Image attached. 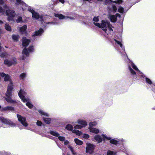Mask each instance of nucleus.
<instances>
[{"label": "nucleus", "instance_id": "nucleus-2", "mask_svg": "<svg viewBox=\"0 0 155 155\" xmlns=\"http://www.w3.org/2000/svg\"><path fill=\"white\" fill-rule=\"evenodd\" d=\"M94 23L95 25L99 28H102L103 30L105 32L107 31V29L110 31H113L111 28L112 25L110 22L107 21H102L101 24L95 22H94Z\"/></svg>", "mask_w": 155, "mask_h": 155}, {"label": "nucleus", "instance_id": "nucleus-18", "mask_svg": "<svg viewBox=\"0 0 155 155\" xmlns=\"http://www.w3.org/2000/svg\"><path fill=\"white\" fill-rule=\"evenodd\" d=\"M43 30L40 28L38 31L35 32L32 35L33 36H38L41 35L43 33Z\"/></svg>", "mask_w": 155, "mask_h": 155}, {"label": "nucleus", "instance_id": "nucleus-58", "mask_svg": "<svg viewBox=\"0 0 155 155\" xmlns=\"http://www.w3.org/2000/svg\"><path fill=\"white\" fill-rule=\"evenodd\" d=\"M123 49L124 50V47H123Z\"/></svg>", "mask_w": 155, "mask_h": 155}, {"label": "nucleus", "instance_id": "nucleus-59", "mask_svg": "<svg viewBox=\"0 0 155 155\" xmlns=\"http://www.w3.org/2000/svg\"><path fill=\"white\" fill-rule=\"evenodd\" d=\"M153 91H155V90L154 89H153Z\"/></svg>", "mask_w": 155, "mask_h": 155}, {"label": "nucleus", "instance_id": "nucleus-40", "mask_svg": "<svg viewBox=\"0 0 155 155\" xmlns=\"http://www.w3.org/2000/svg\"><path fill=\"white\" fill-rule=\"evenodd\" d=\"M83 137L85 139H88L89 138V136L88 134H83Z\"/></svg>", "mask_w": 155, "mask_h": 155}, {"label": "nucleus", "instance_id": "nucleus-39", "mask_svg": "<svg viewBox=\"0 0 155 155\" xmlns=\"http://www.w3.org/2000/svg\"><path fill=\"white\" fill-rule=\"evenodd\" d=\"M129 68L130 72L132 74L134 75L136 74L134 71L130 67H129Z\"/></svg>", "mask_w": 155, "mask_h": 155}, {"label": "nucleus", "instance_id": "nucleus-20", "mask_svg": "<svg viewBox=\"0 0 155 155\" xmlns=\"http://www.w3.org/2000/svg\"><path fill=\"white\" fill-rule=\"evenodd\" d=\"M1 110L3 111L8 110L12 111L14 110V108L13 107L8 106L2 108Z\"/></svg>", "mask_w": 155, "mask_h": 155}, {"label": "nucleus", "instance_id": "nucleus-37", "mask_svg": "<svg viewBox=\"0 0 155 155\" xmlns=\"http://www.w3.org/2000/svg\"><path fill=\"white\" fill-rule=\"evenodd\" d=\"M83 128V126L80 125H76L74 127V128L76 129H81Z\"/></svg>", "mask_w": 155, "mask_h": 155}, {"label": "nucleus", "instance_id": "nucleus-33", "mask_svg": "<svg viewBox=\"0 0 155 155\" xmlns=\"http://www.w3.org/2000/svg\"><path fill=\"white\" fill-rule=\"evenodd\" d=\"M17 23L22 22L23 21L22 20V17L21 16H18L17 17V19L16 20Z\"/></svg>", "mask_w": 155, "mask_h": 155}, {"label": "nucleus", "instance_id": "nucleus-43", "mask_svg": "<svg viewBox=\"0 0 155 155\" xmlns=\"http://www.w3.org/2000/svg\"><path fill=\"white\" fill-rule=\"evenodd\" d=\"M2 13V14H4L5 13V10L2 8L0 6V13Z\"/></svg>", "mask_w": 155, "mask_h": 155}, {"label": "nucleus", "instance_id": "nucleus-34", "mask_svg": "<svg viewBox=\"0 0 155 155\" xmlns=\"http://www.w3.org/2000/svg\"><path fill=\"white\" fill-rule=\"evenodd\" d=\"M97 123L96 121L91 122L89 124V126L91 127L95 126L97 125Z\"/></svg>", "mask_w": 155, "mask_h": 155}, {"label": "nucleus", "instance_id": "nucleus-50", "mask_svg": "<svg viewBox=\"0 0 155 155\" xmlns=\"http://www.w3.org/2000/svg\"><path fill=\"white\" fill-rule=\"evenodd\" d=\"M59 1L62 4H64V0H59Z\"/></svg>", "mask_w": 155, "mask_h": 155}, {"label": "nucleus", "instance_id": "nucleus-30", "mask_svg": "<svg viewBox=\"0 0 155 155\" xmlns=\"http://www.w3.org/2000/svg\"><path fill=\"white\" fill-rule=\"evenodd\" d=\"M65 128L69 130H72L73 127L72 126L71 124H68L66 126Z\"/></svg>", "mask_w": 155, "mask_h": 155}, {"label": "nucleus", "instance_id": "nucleus-38", "mask_svg": "<svg viewBox=\"0 0 155 155\" xmlns=\"http://www.w3.org/2000/svg\"><path fill=\"white\" fill-rule=\"evenodd\" d=\"M146 81L147 83H148L150 84H152V81L149 78H146Z\"/></svg>", "mask_w": 155, "mask_h": 155}, {"label": "nucleus", "instance_id": "nucleus-19", "mask_svg": "<svg viewBox=\"0 0 155 155\" xmlns=\"http://www.w3.org/2000/svg\"><path fill=\"white\" fill-rule=\"evenodd\" d=\"M77 123L83 126V127H85L87 124L86 121L82 120H78L77 122Z\"/></svg>", "mask_w": 155, "mask_h": 155}, {"label": "nucleus", "instance_id": "nucleus-60", "mask_svg": "<svg viewBox=\"0 0 155 155\" xmlns=\"http://www.w3.org/2000/svg\"><path fill=\"white\" fill-rule=\"evenodd\" d=\"M2 107L0 105V108H1Z\"/></svg>", "mask_w": 155, "mask_h": 155}, {"label": "nucleus", "instance_id": "nucleus-41", "mask_svg": "<svg viewBox=\"0 0 155 155\" xmlns=\"http://www.w3.org/2000/svg\"><path fill=\"white\" fill-rule=\"evenodd\" d=\"M7 55V54L6 52H4L2 53L0 55V56L1 58H4L5 57L6 55Z\"/></svg>", "mask_w": 155, "mask_h": 155}, {"label": "nucleus", "instance_id": "nucleus-28", "mask_svg": "<svg viewBox=\"0 0 155 155\" xmlns=\"http://www.w3.org/2000/svg\"><path fill=\"white\" fill-rule=\"evenodd\" d=\"M68 147L71 151L73 155H77V153L74 152V151L72 146L70 145H68Z\"/></svg>", "mask_w": 155, "mask_h": 155}, {"label": "nucleus", "instance_id": "nucleus-11", "mask_svg": "<svg viewBox=\"0 0 155 155\" xmlns=\"http://www.w3.org/2000/svg\"><path fill=\"white\" fill-rule=\"evenodd\" d=\"M50 133L51 134L54 136L57 137L58 139L61 141H63L65 140V137L60 136V134L56 132L52 131H51Z\"/></svg>", "mask_w": 155, "mask_h": 155}, {"label": "nucleus", "instance_id": "nucleus-21", "mask_svg": "<svg viewBox=\"0 0 155 155\" xmlns=\"http://www.w3.org/2000/svg\"><path fill=\"white\" fill-rule=\"evenodd\" d=\"M90 132L97 134L99 133L100 130L99 129L94 127H90L89 128Z\"/></svg>", "mask_w": 155, "mask_h": 155}, {"label": "nucleus", "instance_id": "nucleus-35", "mask_svg": "<svg viewBox=\"0 0 155 155\" xmlns=\"http://www.w3.org/2000/svg\"><path fill=\"white\" fill-rule=\"evenodd\" d=\"M124 9L122 7L119 6L118 8V12L121 13H123L124 12Z\"/></svg>", "mask_w": 155, "mask_h": 155}, {"label": "nucleus", "instance_id": "nucleus-62", "mask_svg": "<svg viewBox=\"0 0 155 155\" xmlns=\"http://www.w3.org/2000/svg\"><path fill=\"white\" fill-rule=\"evenodd\" d=\"M1 32V29H0V33Z\"/></svg>", "mask_w": 155, "mask_h": 155}, {"label": "nucleus", "instance_id": "nucleus-54", "mask_svg": "<svg viewBox=\"0 0 155 155\" xmlns=\"http://www.w3.org/2000/svg\"><path fill=\"white\" fill-rule=\"evenodd\" d=\"M51 23H53L54 24H57V23H54V22H51Z\"/></svg>", "mask_w": 155, "mask_h": 155}, {"label": "nucleus", "instance_id": "nucleus-7", "mask_svg": "<svg viewBox=\"0 0 155 155\" xmlns=\"http://www.w3.org/2000/svg\"><path fill=\"white\" fill-rule=\"evenodd\" d=\"M0 121L4 124L8 125L11 127L15 126V124L9 120L5 119L3 117H0Z\"/></svg>", "mask_w": 155, "mask_h": 155}, {"label": "nucleus", "instance_id": "nucleus-51", "mask_svg": "<svg viewBox=\"0 0 155 155\" xmlns=\"http://www.w3.org/2000/svg\"><path fill=\"white\" fill-rule=\"evenodd\" d=\"M2 48L1 46V44L0 43V52H1V51L2 50Z\"/></svg>", "mask_w": 155, "mask_h": 155}, {"label": "nucleus", "instance_id": "nucleus-23", "mask_svg": "<svg viewBox=\"0 0 155 155\" xmlns=\"http://www.w3.org/2000/svg\"><path fill=\"white\" fill-rule=\"evenodd\" d=\"M95 140L99 143L101 142L102 141V139L101 137L99 135H96L94 137Z\"/></svg>", "mask_w": 155, "mask_h": 155}, {"label": "nucleus", "instance_id": "nucleus-45", "mask_svg": "<svg viewBox=\"0 0 155 155\" xmlns=\"http://www.w3.org/2000/svg\"><path fill=\"white\" fill-rule=\"evenodd\" d=\"M93 20L94 22H97L99 20L98 17H94Z\"/></svg>", "mask_w": 155, "mask_h": 155}, {"label": "nucleus", "instance_id": "nucleus-8", "mask_svg": "<svg viewBox=\"0 0 155 155\" xmlns=\"http://www.w3.org/2000/svg\"><path fill=\"white\" fill-rule=\"evenodd\" d=\"M34 51V47L32 45H31L28 48V51L26 48L23 49L22 51V54L23 55H25L26 56H28L29 53L33 52Z\"/></svg>", "mask_w": 155, "mask_h": 155}, {"label": "nucleus", "instance_id": "nucleus-25", "mask_svg": "<svg viewBox=\"0 0 155 155\" xmlns=\"http://www.w3.org/2000/svg\"><path fill=\"white\" fill-rule=\"evenodd\" d=\"M74 142L76 144L78 145H81L83 144V142L77 138H75L74 140Z\"/></svg>", "mask_w": 155, "mask_h": 155}, {"label": "nucleus", "instance_id": "nucleus-31", "mask_svg": "<svg viewBox=\"0 0 155 155\" xmlns=\"http://www.w3.org/2000/svg\"><path fill=\"white\" fill-rule=\"evenodd\" d=\"M43 119L44 121L46 124H49L50 123L51 119L48 118H45L43 117Z\"/></svg>", "mask_w": 155, "mask_h": 155}, {"label": "nucleus", "instance_id": "nucleus-55", "mask_svg": "<svg viewBox=\"0 0 155 155\" xmlns=\"http://www.w3.org/2000/svg\"><path fill=\"white\" fill-rule=\"evenodd\" d=\"M22 9H23V10H25V9H27V8H22Z\"/></svg>", "mask_w": 155, "mask_h": 155}, {"label": "nucleus", "instance_id": "nucleus-4", "mask_svg": "<svg viewBox=\"0 0 155 155\" xmlns=\"http://www.w3.org/2000/svg\"><path fill=\"white\" fill-rule=\"evenodd\" d=\"M17 3H16L18 5H21L22 6H26L28 8V11L30 12L32 14V17L35 19H38L40 18L39 14L35 12L33 10L31 9L29 7L27 6L26 4L21 0H16Z\"/></svg>", "mask_w": 155, "mask_h": 155}, {"label": "nucleus", "instance_id": "nucleus-47", "mask_svg": "<svg viewBox=\"0 0 155 155\" xmlns=\"http://www.w3.org/2000/svg\"><path fill=\"white\" fill-rule=\"evenodd\" d=\"M114 153L110 151H108L107 152V155H114Z\"/></svg>", "mask_w": 155, "mask_h": 155}, {"label": "nucleus", "instance_id": "nucleus-15", "mask_svg": "<svg viewBox=\"0 0 155 155\" xmlns=\"http://www.w3.org/2000/svg\"><path fill=\"white\" fill-rule=\"evenodd\" d=\"M54 16L55 17H58L59 19H66L68 18H69L71 20L74 19V18H73L69 17L68 16H64L61 14H55Z\"/></svg>", "mask_w": 155, "mask_h": 155}, {"label": "nucleus", "instance_id": "nucleus-53", "mask_svg": "<svg viewBox=\"0 0 155 155\" xmlns=\"http://www.w3.org/2000/svg\"><path fill=\"white\" fill-rule=\"evenodd\" d=\"M3 22L2 21L0 20V24H2L3 23Z\"/></svg>", "mask_w": 155, "mask_h": 155}, {"label": "nucleus", "instance_id": "nucleus-10", "mask_svg": "<svg viewBox=\"0 0 155 155\" xmlns=\"http://www.w3.org/2000/svg\"><path fill=\"white\" fill-rule=\"evenodd\" d=\"M117 10L116 7L113 5H110L107 8V11L108 14L115 13Z\"/></svg>", "mask_w": 155, "mask_h": 155}, {"label": "nucleus", "instance_id": "nucleus-3", "mask_svg": "<svg viewBox=\"0 0 155 155\" xmlns=\"http://www.w3.org/2000/svg\"><path fill=\"white\" fill-rule=\"evenodd\" d=\"M26 93L23 90L21 89L18 93V95L22 101L26 102V105L30 108L33 107L32 104L29 102V100L25 98V96L26 95Z\"/></svg>", "mask_w": 155, "mask_h": 155}, {"label": "nucleus", "instance_id": "nucleus-32", "mask_svg": "<svg viewBox=\"0 0 155 155\" xmlns=\"http://www.w3.org/2000/svg\"><path fill=\"white\" fill-rule=\"evenodd\" d=\"M5 28L7 31H11L12 30L11 27L9 26L8 24H6L5 25Z\"/></svg>", "mask_w": 155, "mask_h": 155}, {"label": "nucleus", "instance_id": "nucleus-26", "mask_svg": "<svg viewBox=\"0 0 155 155\" xmlns=\"http://www.w3.org/2000/svg\"><path fill=\"white\" fill-rule=\"evenodd\" d=\"M72 132L76 134L78 136H80L81 134H82V133L81 132L76 129H74L73 130Z\"/></svg>", "mask_w": 155, "mask_h": 155}, {"label": "nucleus", "instance_id": "nucleus-27", "mask_svg": "<svg viewBox=\"0 0 155 155\" xmlns=\"http://www.w3.org/2000/svg\"><path fill=\"white\" fill-rule=\"evenodd\" d=\"M131 65L133 68L135 69V70L138 71L140 74H141V75L142 76H143L142 74H142L139 70L138 68H137L136 66L134 64L132 63L131 64Z\"/></svg>", "mask_w": 155, "mask_h": 155}, {"label": "nucleus", "instance_id": "nucleus-12", "mask_svg": "<svg viewBox=\"0 0 155 155\" xmlns=\"http://www.w3.org/2000/svg\"><path fill=\"white\" fill-rule=\"evenodd\" d=\"M101 136L103 137V140H105L106 139L110 140V142L111 143L114 144H117L118 143V142L116 140L114 139H111V138L110 137H107L105 135L102 134Z\"/></svg>", "mask_w": 155, "mask_h": 155}, {"label": "nucleus", "instance_id": "nucleus-13", "mask_svg": "<svg viewBox=\"0 0 155 155\" xmlns=\"http://www.w3.org/2000/svg\"><path fill=\"white\" fill-rule=\"evenodd\" d=\"M109 18L111 21L113 22H116L117 17L118 16L119 17H120V15L118 13L116 14L115 15H112L111 14H109Z\"/></svg>", "mask_w": 155, "mask_h": 155}, {"label": "nucleus", "instance_id": "nucleus-29", "mask_svg": "<svg viewBox=\"0 0 155 155\" xmlns=\"http://www.w3.org/2000/svg\"><path fill=\"white\" fill-rule=\"evenodd\" d=\"M38 112L40 114H41V115H43L47 117H48L49 116V114L48 113L44 112L41 110H39Z\"/></svg>", "mask_w": 155, "mask_h": 155}, {"label": "nucleus", "instance_id": "nucleus-42", "mask_svg": "<svg viewBox=\"0 0 155 155\" xmlns=\"http://www.w3.org/2000/svg\"><path fill=\"white\" fill-rule=\"evenodd\" d=\"M123 1L122 0H117L116 1L114 2L115 3H117L119 4H121L122 3Z\"/></svg>", "mask_w": 155, "mask_h": 155}, {"label": "nucleus", "instance_id": "nucleus-52", "mask_svg": "<svg viewBox=\"0 0 155 155\" xmlns=\"http://www.w3.org/2000/svg\"><path fill=\"white\" fill-rule=\"evenodd\" d=\"M4 8L5 9H7L8 8V7L7 5H5L4 6Z\"/></svg>", "mask_w": 155, "mask_h": 155}, {"label": "nucleus", "instance_id": "nucleus-24", "mask_svg": "<svg viewBox=\"0 0 155 155\" xmlns=\"http://www.w3.org/2000/svg\"><path fill=\"white\" fill-rule=\"evenodd\" d=\"M12 38L14 41H17L18 40L19 36L18 35H13L12 36Z\"/></svg>", "mask_w": 155, "mask_h": 155}, {"label": "nucleus", "instance_id": "nucleus-9", "mask_svg": "<svg viewBox=\"0 0 155 155\" xmlns=\"http://www.w3.org/2000/svg\"><path fill=\"white\" fill-rule=\"evenodd\" d=\"M17 117L19 121L24 126L27 127L28 126V124L26 121L25 117H23L19 114L17 115Z\"/></svg>", "mask_w": 155, "mask_h": 155}, {"label": "nucleus", "instance_id": "nucleus-22", "mask_svg": "<svg viewBox=\"0 0 155 155\" xmlns=\"http://www.w3.org/2000/svg\"><path fill=\"white\" fill-rule=\"evenodd\" d=\"M27 28V26L24 25L23 27L20 28V31L21 34H25L26 32Z\"/></svg>", "mask_w": 155, "mask_h": 155}, {"label": "nucleus", "instance_id": "nucleus-44", "mask_svg": "<svg viewBox=\"0 0 155 155\" xmlns=\"http://www.w3.org/2000/svg\"><path fill=\"white\" fill-rule=\"evenodd\" d=\"M114 40L115 41H116V42L117 43L118 45H120V47L121 48H123V45L120 42H119V41H118L115 40Z\"/></svg>", "mask_w": 155, "mask_h": 155}, {"label": "nucleus", "instance_id": "nucleus-17", "mask_svg": "<svg viewBox=\"0 0 155 155\" xmlns=\"http://www.w3.org/2000/svg\"><path fill=\"white\" fill-rule=\"evenodd\" d=\"M0 77L4 78V81H7L10 80V77L8 74H6L4 73H0Z\"/></svg>", "mask_w": 155, "mask_h": 155}, {"label": "nucleus", "instance_id": "nucleus-61", "mask_svg": "<svg viewBox=\"0 0 155 155\" xmlns=\"http://www.w3.org/2000/svg\"><path fill=\"white\" fill-rule=\"evenodd\" d=\"M153 109H155V107L153 108Z\"/></svg>", "mask_w": 155, "mask_h": 155}, {"label": "nucleus", "instance_id": "nucleus-57", "mask_svg": "<svg viewBox=\"0 0 155 155\" xmlns=\"http://www.w3.org/2000/svg\"><path fill=\"white\" fill-rule=\"evenodd\" d=\"M98 1H101L102 0H97Z\"/></svg>", "mask_w": 155, "mask_h": 155}, {"label": "nucleus", "instance_id": "nucleus-5", "mask_svg": "<svg viewBox=\"0 0 155 155\" xmlns=\"http://www.w3.org/2000/svg\"><path fill=\"white\" fill-rule=\"evenodd\" d=\"M5 14L7 16V20L8 21L13 20L16 15L14 11L10 9L6 10Z\"/></svg>", "mask_w": 155, "mask_h": 155}, {"label": "nucleus", "instance_id": "nucleus-49", "mask_svg": "<svg viewBox=\"0 0 155 155\" xmlns=\"http://www.w3.org/2000/svg\"><path fill=\"white\" fill-rule=\"evenodd\" d=\"M4 2L3 0H0V5L4 4Z\"/></svg>", "mask_w": 155, "mask_h": 155}, {"label": "nucleus", "instance_id": "nucleus-36", "mask_svg": "<svg viewBox=\"0 0 155 155\" xmlns=\"http://www.w3.org/2000/svg\"><path fill=\"white\" fill-rule=\"evenodd\" d=\"M26 74L25 73H22L20 75V78L21 79H23L26 77Z\"/></svg>", "mask_w": 155, "mask_h": 155}, {"label": "nucleus", "instance_id": "nucleus-46", "mask_svg": "<svg viewBox=\"0 0 155 155\" xmlns=\"http://www.w3.org/2000/svg\"><path fill=\"white\" fill-rule=\"evenodd\" d=\"M37 125L39 126H41L42 123L39 120H38L36 123Z\"/></svg>", "mask_w": 155, "mask_h": 155}, {"label": "nucleus", "instance_id": "nucleus-6", "mask_svg": "<svg viewBox=\"0 0 155 155\" xmlns=\"http://www.w3.org/2000/svg\"><path fill=\"white\" fill-rule=\"evenodd\" d=\"M86 146V152L90 154L93 153L95 147V145L90 143H87Z\"/></svg>", "mask_w": 155, "mask_h": 155}, {"label": "nucleus", "instance_id": "nucleus-48", "mask_svg": "<svg viewBox=\"0 0 155 155\" xmlns=\"http://www.w3.org/2000/svg\"><path fill=\"white\" fill-rule=\"evenodd\" d=\"M64 141V144L65 145H68L69 143V142L68 140H65Z\"/></svg>", "mask_w": 155, "mask_h": 155}, {"label": "nucleus", "instance_id": "nucleus-16", "mask_svg": "<svg viewBox=\"0 0 155 155\" xmlns=\"http://www.w3.org/2000/svg\"><path fill=\"white\" fill-rule=\"evenodd\" d=\"M22 41L23 46V47H27L29 45L30 41L27 39L25 37H24L22 39Z\"/></svg>", "mask_w": 155, "mask_h": 155}, {"label": "nucleus", "instance_id": "nucleus-14", "mask_svg": "<svg viewBox=\"0 0 155 155\" xmlns=\"http://www.w3.org/2000/svg\"><path fill=\"white\" fill-rule=\"evenodd\" d=\"M16 63L17 61L16 59H14L11 61L7 60H5L4 61V64L8 66H11L13 64H16Z\"/></svg>", "mask_w": 155, "mask_h": 155}, {"label": "nucleus", "instance_id": "nucleus-56", "mask_svg": "<svg viewBox=\"0 0 155 155\" xmlns=\"http://www.w3.org/2000/svg\"><path fill=\"white\" fill-rule=\"evenodd\" d=\"M22 59L23 60H24L25 59V58L24 57V56H23V57H22Z\"/></svg>", "mask_w": 155, "mask_h": 155}, {"label": "nucleus", "instance_id": "nucleus-1", "mask_svg": "<svg viewBox=\"0 0 155 155\" xmlns=\"http://www.w3.org/2000/svg\"><path fill=\"white\" fill-rule=\"evenodd\" d=\"M13 84L11 81H9V83L8 85L7 91L5 94V99L6 101L11 104H14L16 103L15 101L13 100L11 98L12 96V91L13 88Z\"/></svg>", "mask_w": 155, "mask_h": 155}]
</instances>
